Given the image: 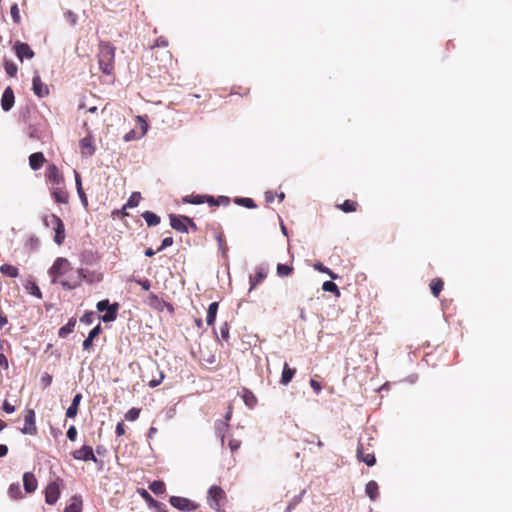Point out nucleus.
<instances>
[{"mask_svg":"<svg viewBox=\"0 0 512 512\" xmlns=\"http://www.w3.org/2000/svg\"><path fill=\"white\" fill-rule=\"evenodd\" d=\"M336 207L344 213H352L357 211L359 204L357 201L347 199Z\"/></svg>","mask_w":512,"mask_h":512,"instance_id":"bb28decb","label":"nucleus"},{"mask_svg":"<svg viewBox=\"0 0 512 512\" xmlns=\"http://www.w3.org/2000/svg\"><path fill=\"white\" fill-rule=\"evenodd\" d=\"M0 273L10 278H16L19 276V270L17 267L11 264H3L0 266Z\"/></svg>","mask_w":512,"mask_h":512,"instance_id":"cd10ccee","label":"nucleus"},{"mask_svg":"<svg viewBox=\"0 0 512 512\" xmlns=\"http://www.w3.org/2000/svg\"><path fill=\"white\" fill-rule=\"evenodd\" d=\"M185 203L202 204L205 203V195H188L183 198Z\"/></svg>","mask_w":512,"mask_h":512,"instance_id":"79ce46f5","label":"nucleus"},{"mask_svg":"<svg viewBox=\"0 0 512 512\" xmlns=\"http://www.w3.org/2000/svg\"><path fill=\"white\" fill-rule=\"evenodd\" d=\"M135 282L142 287L145 291H148L151 287V283L148 279H138Z\"/></svg>","mask_w":512,"mask_h":512,"instance_id":"4d7b16f0","label":"nucleus"},{"mask_svg":"<svg viewBox=\"0 0 512 512\" xmlns=\"http://www.w3.org/2000/svg\"><path fill=\"white\" fill-rule=\"evenodd\" d=\"M102 332V328H101V325L98 324L97 326H95L88 334V336L90 337V339H95L96 337H98L100 335V333Z\"/></svg>","mask_w":512,"mask_h":512,"instance_id":"864d4df0","label":"nucleus"},{"mask_svg":"<svg viewBox=\"0 0 512 512\" xmlns=\"http://www.w3.org/2000/svg\"><path fill=\"white\" fill-rule=\"evenodd\" d=\"M60 497V488L57 482H50L45 489V501L49 505H54Z\"/></svg>","mask_w":512,"mask_h":512,"instance_id":"9d476101","label":"nucleus"},{"mask_svg":"<svg viewBox=\"0 0 512 512\" xmlns=\"http://www.w3.org/2000/svg\"><path fill=\"white\" fill-rule=\"evenodd\" d=\"M80 150L83 156H92L95 153V146L93 145V138L88 135L80 140Z\"/></svg>","mask_w":512,"mask_h":512,"instance_id":"a211bd4d","label":"nucleus"},{"mask_svg":"<svg viewBox=\"0 0 512 512\" xmlns=\"http://www.w3.org/2000/svg\"><path fill=\"white\" fill-rule=\"evenodd\" d=\"M228 428V423L224 421H216L215 423V430L218 436L221 437L222 443L224 442V433Z\"/></svg>","mask_w":512,"mask_h":512,"instance_id":"a19ab883","label":"nucleus"},{"mask_svg":"<svg viewBox=\"0 0 512 512\" xmlns=\"http://www.w3.org/2000/svg\"><path fill=\"white\" fill-rule=\"evenodd\" d=\"M243 400L248 407H253L257 403V398L253 392L248 389H244L243 391Z\"/></svg>","mask_w":512,"mask_h":512,"instance_id":"e433bc0d","label":"nucleus"},{"mask_svg":"<svg viewBox=\"0 0 512 512\" xmlns=\"http://www.w3.org/2000/svg\"><path fill=\"white\" fill-rule=\"evenodd\" d=\"M167 46H168V41L164 37H159L155 41V44L151 48L153 49L155 47H167Z\"/></svg>","mask_w":512,"mask_h":512,"instance_id":"bf43d9fd","label":"nucleus"},{"mask_svg":"<svg viewBox=\"0 0 512 512\" xmlns=\"http://www.w3.org/2000/svg\"><path fill=\"white\" fill-rule=\"evenodd\" d=\"M229 446H230L231 451H235L239 448L240 442H238L237 440H231L229 442Z\"/></svg>","mask_w":512,"mask_h":512,"instance_id":"338daca9","label":"nucleus"},{"mask_svg":"<svg viewBox=\"0 0 512 512\" xmlns=\"http://www.w3.org/2000/svg\"><path fill=\"white\" fill-rule=\"evenodd\" d=\"M163 378H164L163 373H160V377H159V379L151 380V381L149 382V386H150V387H152V388H154V387L158 386V385L162 382Z\"/></svg>","mask_w":512,"mask_h":512,"instance_id":"0e129e2a","label":"nucleus"},{"mask_svg":"<svg viewBox=\"0 0 512 512\" xmlns=\"http://www.w3.org/2000/svg\"><path fill=\"white\" fill-rule=\"evenodd\" d=\"M118 308H119L118 303H114V304L110 305V303L107 299L99 301L97 303V309L99 311L107 310V312L101 317L102 321L105 323L112 322L116 319Z\"/></svg>","mask_w":512,"mask_h":512,"instance_id":"423d86ee","label":"nucleus"},{"mask_svg":"<svg viewBox=\"0 0 512 512\" xmlns=\"http://www.w3.org/2000/svg\"><path fill=\"white\" fill-rule=\"evenodd\" d=\"M81 322L85 324H91L94 320V313L93 312H87L81 317Z\"/></svg>","mask_w":512,"mask_h":512,"instance_id":"5fc2aeb1","label":"nucleus"},{"mask_svg":"<svg viewBox=\"0 0 512 512\" xmlns=\"http://www.w3.org/2000/svg\"><path fill=\"white\" fill-rule=\"evenodd\" d=\"M173 238L172 237H166L162 240V243L160 245V247L157 249V252H160L162 251L163 249L167 248V247H170L173 245Z\"/></svg>","mask_w":512,"mask_h":512,"instance_id":"603ef678","label":"nucleus"},{"mask_svg":"<svg viewBox=\"0 0 512 512\" xmlns=\"http://www.w3.org/2000/svg\"><path fill=\"white\" fill-rule=\"evenodd\" d=\"M322 289L326 292L334 293L337 297L340 296L338 286L333 281H325L322 285Z\"/></svg>","mask_w":512,"mask_h":512,"instance_id":"ea45409f","label":"nucleus"},{"mask_svg":"<svg viewBox=\"0 0 512 512\" xmlns=\"http://www.w3.org/2000/svg\"><path fill=\"white\" fill-rule=\"evenodd\" d=\"M314 268H315L317 271L321 272V273H325V274L329 275L332 279H337V278H338V276H337L335 273H333L329 268H327L326 266H324V265H323L322 263H320V262H319V263H316V264L314 265Z\"/></svg>","mask_w":512,"mask_h":512,"instance_id":"49530a36","label":"nucleus"},{"mask_svg":"<svg viewBox=\"0 0 512 512\" xmlns=\"http://www.w3.org/2000/svg\"><path fill=\"white\" fill-rule=\"evenodd\" d=\"M137 120L140 122L141 133L139 135H137V133L134 130H130L129 132H127L124 135V140L126 142L136 140L146 134L147 129H148V124L141 116H137Z\"/></svg>","mask_w":512,"mask_h":512,"instance_id":"f3484780","label":"nucleus"},{"mask_svg":"<svg viewBox=\"0 0 512 512\" xmlns=\"http://www.w3.org/2000/svg\"><path fill=\"white\" fill-rule=\"evenodd\" d=\"M235 203L241 206H244L249 209H254L257 207L254 200L252 198H236Z\"/></svg>","mask_w":512,"mask_h":512,"instance_id":"c03bdc74","label":"nucleus"},{"mask_svg":"<svg viewBox=\"0 0 512 512\" xmlns=\"http://www.w3.org/2000/svg\"><path fill=\"white\" fill-rule=\"evenodd\" d=\"M66 278L60 281V284L63 288L72 290L81 286L82 281L86 279V271L82 268L77 269L76 271H71L67 275Z\"/></svg>","mask_w":512,"mask_h":512,"instance_id":"39448f33","label":"nucleus"},{"mask_svg":"<svg viewBox=\"0 0 512 512\" xmlns=\"http://www.w3.org/2000/svg\"><path fill=\"white\" fill-rule=\"evenodd\" d=\"M10 14H11V17H12L13 21L16 24H19L21 22V16H20V12H19V8H18L17 4H13L11 6Z\"/></svg>","mask_w":512,"mask_h":512,"instance_id":"8fccbe9b","label":"nucleus"},{"mask_svg":"<svg viewBox=\"0 0 512 512\" xmlns=\"http://www.w3.org/2000/svg\"><path fill=\"white\" fill-rule=\"evenodd\" d=\"M226 501L225 491L218 485H213L209 488L207 493V502L210 508L219 512L222 510Z\"/></svg>","mask_w":512,"mask_h":512,"instance_id":"f03ea898","label":"nucleus"},{"mask_svg":"<svg viewBox=\"0 0 512 512\" xmlns=\"http://www.w3.org/2000/svg\"><path fill=\"white\" fill-rule=\"evenodd\" d=\"M356 456L360 462H364L368 466H373L376 463L374 453L365 449L361 443L358 444Z\"/></svg>","mask_w":512,"mask_h":512,"instance_id":"f8f14e48","label":"nucleus"},{"mask_svg":"<svg viewBox=\"0 0 512 512\" xmlns=\"http://www.w3.org/2000/svg\"><path fill=\"white\" fill-rule=\"evenodd\" d=\"M218 307H219L218 302H212L209 305L208 310H207V317H206L207 325H209V326L214 325L215 320H216V315L218 312Z\"/></svg>","mask_w":512,"mask_h":512,"instance_id":"393cba45","label":"nucleus"},{"mask_svg":"<svg viewBox=\"0 0 512 512\" xmlns=\"http://www.w3.org/2000/svg\"><path fill=\"white\" fill-rule=\"evenodd\" d=\"M45 162L46 159L42 152H35L29 156V165L32 170H39Z\"/></svg>","mask_w":512,"mask_h":512,"instance_id":"412c9836","label":"nucleus"},{"mask_svg":"<svg viewBox=\"0 0 512 512\" xmlns=\"http://www.w3.org/2000/svg\"><path fill=\"white\" fill-rule=\"evenodd\" d=\"M67 437L70 441H75L77 438V429L75 426H70V428L67 431Z\"/></svg>","mask_w":512,"mask_h":512,"instance_id":"6e6d98bb","label":"nucleus"},{"mask_svg":"<svg viewBox=\"0 0 512 512\" xmlns=\"http://www.w3.org/2000/svg\"><path fill=\"white\" fill-rule=\"evenodd\" d=\"M365 491H366V494L368 495V497L372 501H375L377 499V497L379 496V486H378L377 482L373 481V480L369 481L366 484Z\"/></svg>","mask_w":512,"mask_h":512,"instance_id":"a878e982","label":"nucleus"},{"mask_svg":"<svg viewBox=\"0 0 512 512\" xmlns=\"http://www.w3.org/2000/svg\"><path fill=\"white\" fill-rule=\"evenodd\" d=\"M229 330H230V327L227 322L223 323L220 327L221 337L225 342L229 341V338H230Z\"/></svg>","mask_w":512,"mask_h":512,"instance_id":"3c124183","label":"nucleus"},{"mask_svg":"<svg viewBox=\"0 0 512 512\" xmlns=\"http://www.w3.org/2000/svg\"><path fill=\"white\" fill-rule=\"evenodd\" d=\"M293 271L294 267L288 264L279 263L276 268V272L279 277H288L293 273Z\"/></svg>","mask_w":512,"mask_h":512,"instance_id":"7c9ffc66","label":"nucleus"},{"mask_svg":"<svg viewBox=\"0 0 512 512\" xmlns=\"http://www.w3.org/2000/svg\"><path fill=\"white\" fill-rule=\"evenodd\" d=\"M8 494L14 500L21 499L23 494L19 483H12L8 488Z\"/></svg>","mask_w":512,"mask_h":512,"instance_id":"473e14b6","label":"nucleus"},{"mask_svg":"<svg viewBox=\"0 0 512 512\" xmlns=\"http://www.w3.org/2000/svg\"><path fill=\"white\" fill-rule=\"evenodd\" d=\"M47 180L54 186L64 183V177L55 164H49L46 170Z\"/></svg>","mask_w":512,"mask_h":512,"instance_id":"1a4fd4ad","label":"nucleus"},{"mask_svg":"<svg viewBox=\"0 0 512 512\" xmlns=\"http://www.w3.org/2000/svg\"><path fill=\"white\" fill-rule=\"evenodd\" d=\"M4 68H5L6 73L9 76H11V77H15L16 76L18 69H17V66L13 62L5 60L4 61Z\"/></svg>","mask_w":512,"mask_h":512,"instance_id":"a18cd8bd","label":"nucleus"},{"mask_svg":"<svg viewBox=\"0 0 512 512\" xmlns=\"http://www.w3.org/2000/svg\"><path fill=\"white\" fill-rule=\"evenodd\" d=\"M42 381L43 383L45 384V386H49L52 382V376L49 375V374H45L43 377H42Z\"/></svg>","mask_w":512,"mask_h":512,"instance_id":"774afa93","label":"nucleus"},{"mask_svg":"<svg viewBox=\"0 0 512 512\" xmlns=\"http://www.w3.org/2000/svg\"><path fill=\"white\" fill-rule=\"evenodd\" d=\"M75 324H76V319L70 318L68 323L59 329V331H58L59 337L65 338L68 334L72 333L74 330Z\"/></svg>","mask_w":512,"mask_h":512,"instance_id":"c756f323","label":"nucleus"},{"mask_svg":"<svg viewBox=\"0 0 512 512\" xmlns=\"http://www.w3.org/2000/svg\"><path fill=\"white\" fill-rule=\"evenodd\" d=\"M169 502L174 508L185 512L194 511L199 507V505L192 500L180 496H171Z\"/></svg>","mask_w":512,"mask_h":512,"instance_id":"0eeeda50","label":"nucleus"},{"mask_svg":"<svg viewBox=\"0 0 512 512\" xmlns=\"http://www.w3.org/2000/svg\"><path fill=\"white\" fill-rule=\"evenodd\" d=\"M24 427L21 429L23 434L35 435L37 433V427L35 422V412L30 409L27 411L24 417Z\"/></svg>","mask_w":512,"mask_h":512,"instance_id":"9b49d317","label":"nucleus"},{"mask_svg":"<svg viewBox=\"0 0 512 512\" xmlns=\"http://www.w3.org/2000/svg\"><path fill=\"white\" fill-rule=\"evenodd\" d=\"M430 290L434 297H439L444 287V282L441 278H434L430 282Z\"/></svg>","mask_w":512,"mask_h":512,"instance_id":"c85d7f7f","label":"nucleus"},{"mask_svg":"<svg viewBox=\"0 0 512 512\" xmlns=\"http://www.w3.org/2000/svg\"><path fill=\"white\" fill-rule=\"evenodd\" d=\"M140 200H141L140 192H133L131 194V196L129 197L128 201L126 202V204L123 206V209L134 208V207L138 206Z\"/></svg>","mask_w":512,"mask_h":512,"instance_id":"c9c22d12","label":"nucleus"},{"mask_svg":"<svg viewBox=\"0 0 512 512\" xmlns=\"http://www.w3.org/2000/svg\"><path fill=\"white\" fill-rule=\"evenodd\" d=\"M26 288L30 291V293L32 295L36 296L37 298H41L42 297V293L40 291V288L38 287V285L35 282H29L27 284Z\"/></svg>","mask_w":512,"mask_h":512,"instance_id":"09e8293b","label":"nucleus"},{"mask_svg":"<svg viewBox=\"0 0 512 512\" xmlns=\"http://www.w3.org/2000/svg\"><path fill=\"white\" fill-rule=\"evenodd\" d=\"M75 182H76L77 192H78L80 199L82 200L84 205H87V197L82 188L81 177H80L79 173L76 171H75Z\"/></svg>","mask_w":512,"mask_h":512,"instance_id":"f704fd0d","label":"nucleus"},{"mask_svg":"<svg viewBox=\"0 0 512 512\" xmlns=\"http://www.w3.org/2000/svg\"><path fill=\"white\" fill-rule=\"evenodd\" d=\"M15 52L17 57L22 61L24 58L31 59L34 57V52L27 43L16 42Z\"/></svg>","mask_w":512,"mask_h":512,"instance_id":"dca6fc26","label":"nucleus"},{"mask_svg":"<svg viewBox=\"0 0 512 512\" xmlns=\"http://www.w3.org/2000/svg\"><path fill=\"white\" fill-rule=\"evenodd\" d=\"M148 226H156L160 223V217L151 211H145L142 214Z\"/></svg>","mask_w":512,"mask_h":512,"instance_id":"2f4dec72","label":"nucleus"},{"mask_svg":"<svg viewBox=\"0 0 512 512\" xmlns=\"http://www.w3.org/2000/svg\"><path fill=\"white\" fill-rule=\"evenodd\" d=\"M14 100H15V97H14L13 89L11 87H7L4 90V92L2 94V98H1L2 109L4 111H9L14 105Z\"/></svg>","mask_w":512,"mask_h":512,"instance_id":"6ab92c4d","label":"nucleus"},{"mask_svg":"<svg viewBox=\"0 0 512 512\" xmlns=\"http://www.w3.org/2000/svg\"><path fill=\"white\" fill-rule=\"evenodd\" d=\"M23 485L27 493H32L37 489V479L31 472H26L23 475Z\"/></svg>","mask_w":512,"mask_h":512,"instance_id":"aec40b11","label":"nucleus"},{"mask_svg":"<svg viewBox=\"0 0 512 512\" xmlns=\"http://www.w3.org/2000/svg\"><path fill=\"white\" fill-rule=\"evenodd\" d=\"M81 399H82V395L80 393H78L74 396L71 405L68 407V409L66 411V416L68 418L76 417Z\"/></svg>","mask_w":512,"mask_h":512,"instance_id":"5701e85b","label":"nucleus"},{"mask_svg":"<svg viewBox=\"0 0 512 512\" xmlns=\"http://www.w3.org/2000/svg\"><path fill=\"white\" fill-rule=\"evenodd\" d=\"M52 195L57 203H67L68 202V194L65 190L61 188H56Z\"/></svg>","mask_w":512,"mask_h":512,"instance_id":"72a5a7b5","label":"nucleus"},{"mask_svg":"<svg viewBox=\"0 0 512 512\" xmlns=\"http://www.w3.org/2000/svg\"><path fill=\"white\" fill-rule=\"evenodd\" d=\"M268 275V269L265 266H258L255 270L254 276H250V288L249 291H252L259 285L264 279H266Z\"/></svg>","mask_w":512,"mask_h":512,"instance_id":"ddd939ff","label":"nucleus"},{"mask_svg":"<svg viewBox=\"0 0 512 512\" xmlns=\"http://www.w3.org/2000/svg\"><path fill=\"white\" fill-rule=\"evenodd\" d=\"M205 202L211 206H218L220 203L228 204L229 199L227 197H219L217 200L213 196L205 195Z\"/></svg>","mask_w":512,"mask_h":512,"instance_id":"37998d69","label":"nucleus"},{"mask_svg":"<svg viewBox=\"0 0 512 512\" xmlns=\"http://www.w3.org/2000/svg\"><path fill=\"white\" fill-rule=\"evenodd\" d=\"M32 89L36 96L43 98L49 95L48 86L42 82L39 75H35L32 80Z\"/></svg>","mask_w":512,"mask_h":512,"instance_id":"4468645a","label":"nucleus"},{"mask_svg":"<svg viewBox=\"0 0 512 512\" xmlns=\"http://www.w3.org/2000/svg\"><path fill=\"white\" fill-rule=\"evenodd\" d=\"M2 409L6 413H13L15 411V406L11 405L7 400H4L3 405H2Z\"/></svg>","mask_w":512,"mask_h":512,"instance_id":"052dcab7","label":"nucleus"},{"mask_svg":"<svg viewBox=\"0 0 512 512\" xmlns=\"http://www.w3.org/2000/svg\"><path fill=\"white\" fill-rule=\"evenodd\" d=\"M44 223L47 227H52L55 231L54 241L56 244L61 245L65 240V227L61 218L51 214L45 217Z\"/></svg>","mask_w":512,"mask_h":512,"instance_id":"20e7f679","label":"nucleus"},{"mask_svg":"<svg viewBox=\"0 0 512 512\" xmlns=\"http://www.w3.org/2000/svg\"><path fill=\"white\" fill-rule=\"evenodd\" d=\"M275 196L276 195L272 191H267L265 193V201L267 203H272L274 201Z\"/></svg>","mask_w":512,"mask_h":512,"instance_id":"69168bd1","label":"nucleus"},{"mask_svg":"<svg viewBox=\"0 0 512 512\" xmlns=\"http://www.w3.org/2000/svg\"><path fill=\"white\" fill-rule=\"evenodd\" d=\"M149 489L156 495L163 494L166 491L165 484L162 481H153Z\"/></svg>","mask_w":512,"mask_h":512,"instance_id":"4c0bfd02","label":"nucleus"},{"mask_svg":"<svg viewBox=\"0 0 512 512\" xmlns=\"http://www.w3.org/2000/svg\"><path fill=\"white\" fill-rule=\"evenodd\" d=\"M72 456L76 460L93 461L97 462L98 459L94 455L93 448L91 446L84 445L81 448L72 452Z\"/></svg>","mask_w":512,"mask_h":512,"instance_id":"6e6552de","label":"nucleus"},{"mask_svg":"<svg viewBox=\"0 0 512 512\" xmlns=\"http://www.w3.org/2000/svg\"><path fill=\"white\" fill-rule=\"evenodd\" d=\"M115 47L108 42L99 45L98 62L101 71L110 75L114 70Z\"/></svg>","mask_w":512,"mask_h":512,"instance_id":"f257e3e1","label":"nucleus"},{"mask_svg":"<svg viewBox=\"0 0 512 512\" xmlns=\"http://www.w3.org/2000/svg\"><path fill=\"white\" fill-rule=\"evenodd\" d=\"M140 412L141 409L133 407L125 414V419L127 421H135L138 419Z\"/></svg>","mask_w":512,"mask_h":512,"instance_id":"de8ad7c7","label":"nucleus"},{"mask_svg":"<svg viewBox=\"0 0 512 512\" xmlns=\"http://www.w3.org/2000/svg\"><path fill=\"white\" fill-rule=\"evenodd\" d=\"M310 386L312 387L316 394H319L322 390L321 384L315 379L310 380Z\"/></svg>","mask_w":512,"mask_h":512,"instance_id":"13d9d810","label":"nucleus"},{"mask_svg":"<svg viewBox=\"0 0 512 512\" xmlns=\"http://www.w3.org/2000/svg\"><path fill=\"white\" fill-rule=\"evenodd\" d=\"M170 225L176 231L187 233V216H176L174 214H170Z\"/></svg>","mask_w":512,"mask_h":512,"instance_id":"2eb2a0df","label":"nucleus"},{"mask_svg":"<svg viewBox=\"0 0 512 512\" xmlns=\"http://www.w3.org/2000/svg\"><path fill=\"white\" fill-rule=\"evenodd\" d=\"M70 504L65 508L64 512H82V498L80 496H73Z\"/></svg>","mask_w":512,"mask_h":512,"instance_id":"b1692460","label":"nucleus"},{"mask_svg":"<svg viewBox=\"0 0 512 512\" xmlns=\"http://www.w3.org/2000/svg\"><path fill=\"white\" fill-rule=\"evenodd\" d=\"M295 373H296L295 368H291V367H289V365L287 363H284L280 383L282 385H288L291 382V380L293 379Z\"/></svg>","mask_w":512,"mask_h":512,"instance_id":"4be33fe9","label":"nucleus"},{"mask_svg":"<svg viewBox=\"0 0 512 512\" xmlns=\"http://www.w3.org/2000/svg\"><path fill=\"white\" fill-rule=\"evenodd\" d=\"M71 271L72 266L68 259L58 257L49 269V275L52 278V283H56L61 277L67 275Z\"/></svg>","mask_w":512,"mask_h":512,"instance_id":"7ed1b4c3","label":"nucleus"},{"mask_svg":"<svg viewBox=\"0 0 512 512\" xmlns=\"http://www.w3.org/2000/svg\"><path fill=\"white\" fill-rule=\"evenodd\" d=\"M139 494L150 507H158L159 502H157L145 489H140Z\"/></svg>","mask_w":512,"mask_h":512,"instance_id":"58836bf2","label":"nucleus"},{"mask_svg":"<svg viewBox=\"0 0 512 512\" xmlns=\"http://www.w3.org/2000/svg\"><path fill=\"white\" fill-rule=\"evenodd\" d=\"M115 433L117 436H123L125 434V425L123 422H119L116 426Z\"/></svg>","mask_w":512,"mask_h":512,"instance_id":"680f3d73","label":"nucleus"},{"mask_svg":"<svg viewBox=\"0 0 512 512\" xmlns=\"http://www.w3.org/2000/svg\"><path fill=\"white\" fill-rule=\"evenodd\" d=\"M93 346V339H90V337L88 336L84 341H83V349L84 350H90Z\"/></svg>","mask_w":512,"mask_h":512,"instance_id":"e2e57ef3","label":"nucleus"}]
</instances>
